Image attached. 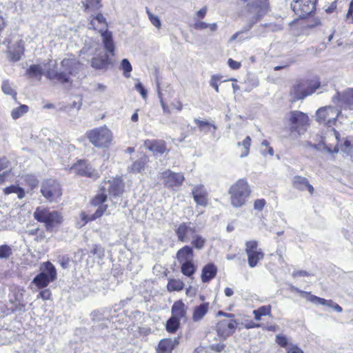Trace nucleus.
Masks as SVG:
<instances>
[{
    "instance_id": "f257e3e1",
    "label": "nucleus",
    "mask_w": 353,
    "mask_h": 353,
    "mask_svg": "<svg viewBox=\"0 0 353 353\" xmlns=\"http://www.w3.org/2000/svg\"><path fill=\"white\" fill-rule=\"evenodd\" d=\"M339 113V110L333 106L322 107L316 112V121L328 127L325 135L322 137V143L329 152H332V148L334 152L339 151L338 144L340 134L331 127L336 122Z\"/></svg>"
},
{
    "instance_id": "f03ea898",
    "label": "nucleus",
    "mask_w": 353,
    "mask_h": 353,
    "mask_svg": "<svg viewBox=\"0 0 353 353\" xmlns=\"http://www.w3.org/2000/svg\"><path fill=\"white\" fill-rule=\"evenodd\" d=\"M123 189V184L119 178L103 181L100 188V192L92 201V204L98 207L92 215L93 218H99L106 212L108 204L105 203L108 201V196L112 202L116 204L117 201H114V199H117L122 194Z\"/></svg>"
},
{
    "instance_id": "7ed1b4c3",
    "label": "nucleus",
    "mask_w": 353,
    "mask_h": 353,
    "mask_svg": "<svg viewBox=\"0 0 353 353\" xmlns=\"http://www.w3.org/2000/svg\"><path fill=\"white\" fill-rule=\"evenodd\" d=\"M61 68H49L46 77L52 81L56 80L60 83H71V77H76L79 72L81 63L75 58H64L60 63ZM56 67V65H54Z\"/></svg>"
},
{
    "instance_id": "20e7f679",
    "label": "nucleus",
    "mask_w": 353,
    "mask_h": 353,
    "mask_svg": "<svg viewBox=\"0 0 353 353\" xmlns=\"http://www.w3.org/2000/svg\"><path fill=\"white\" fill-rule=\"evenodd\" d=\"M230 195V202L233 207L243 206L251 194V190L245 179H240L232 185L228 191Z\"/></svg>"
},
{
    "instance_id": "39448f33",
    "label": "nucleus",
    "mask_w": 353,
    "mask_h": 353,
    "mask_svg": "<svg viewBox=\"0 0 353 353\" xmlns=\"http://www.w3.org/2000/svg\"><path fill=\"white\" fill-rule=\"evenodd\" d=\"M85 135L89 141L99 148L108 147L112 139V132L105 125L90 130Z\"/></svg>"
},
{
    "instance_id": "423d86ee",
    "label": "nucleus",
    "mask_w": 353,
    "mask_h": 353,
    "mask_svg": "<svg viewBox=\"0 0 353 353\" xmlns=\"http://www.w3.org/2000/svg\"><path fill=\"white\" fill-rule=\"evenodd\" d=\"M33 216L37 221L45 223L48 231H52L62 220L61 214L57 211H50L42 207L37 208Z\"/></svg>"
},
{
    "instance_id": "0eeeda50",
    "label": "nucleus",
    "mask_w": 353,
    "mask_h": 353,
    "mask_svg": "<svg viewBox=\"0 0 353 353\" xmlns=\"http://www.w3.org/2000/svg\"><path fill=\"white\" fill-rule=\"evenodd\" d=\"M41 192L49 202H57L62 195V189L57 181L48 179L42 183Z\"/></svg>"
},
{
    "instance_id": "6e6552de",
    "label": "nucleus",
    "mask_w": 353,
    "mask_h": 353,
    "mask_svg": "<svg viewBox=\"0 0 353 353\" xmlns=\"http://www.w3.org/2000/svg\"><path fill=\"white\" fill-rule=\"evenodd\" d=\"M45 270L37 274L32 281L39 288H43L56 279L55 267L50 261L44 263Z\"/></svg>"
},
{
    "instance_id": "1a4fd4ad",
    "label": "nucleus",
    "mask_w": 353,
    "mask_h": 353,
    "mask_svg": "<svg viewBox=\"0 0 353 353\" xmlns=\"http://www.w3.org/2000/svg\"><path fill=\"white\" fill-rule=\"evenodd\" d=\"M316 0H292L291 8L299 17L304 18L315 9Z\"/></svg>"
},
{
    "instance_id": "9d476101",
    "label": "nucleus",
    "mask_w": 353,
    "mask_h": 353,
    "mask_svg": "<svg viewBox=\"0 0 353 353\" xmlns=\"http://www.w3.org/2000/svg\"><path fill=\"white\" fill-rule=\"evenodd\" d=\"M290 290L292 292H296L301 294H304L308 296L307 300L314 304H319L322 305H325L327 307L332 308L336 312H341L343 311L342 307L337 303H334L332 300H327L315 295L310 294V292L303 291L299 290L298 288L290 285Z\"/></svg>"
},
{
    "instance_id": "9b49d317",
    "label": "nucleus",
    "mask_w": 353,
    "mask_h": 353,
    "mask_svg": "<svg viewBox=\"0 0 353 353\" xmlns=\"http://www.w3.org/2000/svg\"><path fill=\"white\" fill-rule=\"evenodd\" d=\"M319 87V84L315 83L305 89V84L303 82H299L293 85L290 96L294 101L301 100L314 93Z\"/></svg>"
},
{
    "instance_id": "f8f14e48",
    "label": "nucleus",
    "mask_w": 353,
    "mask_h": 353,
    "mask_svg": "<svg viewBox=\"0 0 353 353\" xmlns=\"http://www.w3.org/2000/svg\"><path fill=\"white\" fill-rule=\"evenodd\" d=\"M178 241L189 242L193 235L196 233V227L192 222H183L176 226L174 230Z\"/></svg>"
},
{
    "instance_id": "ddd939ff",
    "label": "nucleus",
    "mask_w": 353,
    "mask_h": 353,
    "mask_svg": "<svg viewBox=\"0 0 353 353\" xmlns=\"http://www.w3.org/2000/svg\"><path fill=\"white\" fill-rule=\"evenodd\" d=\"M237 325V321L233 318L223 319L216 325L217 334L221 337L226 339L235 332Z\"/></svg>"
},
{
    "instance_id": "4468645a",
    "label": "nucleus",
    "mask_w": 353,
    "mask_h": 353,
    "mask_svg": "<svg viewBox=\"0 0 353 353\" xmlns=\"http://www.w3.org/2000/svg\"><path fill=\"white\" fill-rule=\"evenodd\" d=\"M161 177L164 185L168 188L181 186L185 179L182 173L174 172L170 170L164 171Z\"/></svg>"
},
{
    "instance_id": "2eb2a0df",
    "label": "nucleus",
    "mask_w": 353,
    "mask_h": 353,
    "mask_svg": "<svg viewBox=\"0 0 353 353\" xmlns=\"http://www.w3.org/2000/svg\"><path fill=\"white\" fill-rule=\"evenodd\" d=\"M289 120L291 125V132H297L299 134H300L299 128L304 127L307 124L308 117L306 114L302 112L294 110L290 113Z\"/></svg>"
},
{
    "instance_id": "dca6fc26",
    "label": "nucleus",
    "mask_w": 353,
    "mask_h": 353,
    "mask_svg": "<svg viewBox=\"0 0 353 353\" xmlns=\"http://www.w3.org/2000/svg\"><path fill=\"white\" fill-rule=\"evenodd\" d=\"M194 201L198 205L205 207L208 203V193L202 184L194 185L191 192Z\"/></svg>"
},
{
    "instance_id": "f3484780",
    "label": "nucleus",
    "mask_w": 353,
    "mask_h": 353,
    "mask_svg": "<svg viewBox=\"0 0 353 353\" xmlns=\"http://www.w3.org/2000/svg\"><path fill=\"white\" fill-rule=\"evenodd\" d=\"M339 101L341 107L344 109L353 110V89L349 88L344 91L341 95L339 92L333 97L332 100Z\"/></svg>"
},
{
    "instance_id": "a211bd4d",
    "label": "nucleus",
    "mask_w": 353,
    "mask_h": 353,
    "mask_svg": "<svg viewBox=\"0 0 353 353\" xmlns=\"http://www.w3.org/2000/svg\"><path fill=\"white\" fill-rule=\"evenodd\" d=\"M71 170L81 176L90 178L98 177V172L91 165L87 164L85 161H80L77 165L71 168Z\"/></svg>"
},
{
    "instance_id": "6ab92c4d",
    "label": "nucleus",
    "mask_w": 353,
    "mask_h": 353,
    "mask_svg": "<svg viewBox=\"0 0 353 353\" xmlns=\"http://www.w3.org/2000/svg\"><path fill=\"white\" fill-rule=\"evenodd\" d=\"M102 38V42L105 51L110 56H114L115 45L112 37V33L108 30H99Z\"/></svg>"
},
{
    "instance_id": "aec40b11",
    "label": "nucleus",
    "mask_w": 353,
    "mask_h": 353,
    "mask_svg": "<svg viewBox=\"0 0 353 353\" xmlns=\"http://www.w3.org/2000/svg\"><path fill=\"white\" fill-rule=\"evenodd\" d=\"M172 316L180 321H187V306L181 301L174 303L171 308Z\"/></svg>"
},
{
    "instance_id": "412c9836",
    "label": "nucleus",
    "mask_w": 353,
    "mask_h": 353,
    "mask_svg": "<svg viewBox=\"0 0 353 353\" xmlns=\"http://www.w3.org/2000/svg\"><path fill=\"white\" fill-rule=\"evenodd\" d=\"M178 344L179 339L176 337L161 339L158 345V353H172Z\"/></svg>"
},
{
    "instance_id": "4be33fe9",
    "label": "nucleus",
    "mask_w": 353,
    "mask_h": 353,
    "mask_svg": "<svg viewBox=\"0 0 353 353\" xmlns=\"http://www.w3.org/2000/svg\"><path fill=\"white\" fill-rule=\"evenodd\" d=\"M293 187L299 190L304 191L307 190L310 194L314 193V189L310 184L307 179L301 176H295L292 179Z\"/></svg>"
},
{
    "instance_id": "5701e85b",
    "label": "nucleus",
    "mask_w": 353,
    "mask_h": 353,
    "mask_svg": "<svg viewBox=\"0 0 353 353\" xmlns=\"http://www.w3.org/2000/svg\"><path fill=\"white\" fill-rule=\"evenodd\" d=\"M145 145L155 155L163 154L166 150L165 142L163 140H147Z\"/></svg>"
},
{
    "instance_id": "b1692460",
    "label": "nucleus",
    "mask_w": 353,
    "mask_h": 353,
    "mask_svg": "<svg viewBox=\"0 0 353 353\" xmlns=\"http://www.w3.org/2000/svg\"><path fill=\"white\" fill-rule=\"evenodd\" d=\"M176 257L179 263L193 261L194 251L192 247L190 245L183 246L177 251Z\"/></svg>"
},
{
    "instance_id": "393cba45",
    "label": "nucleus",
    "mask_w": 353,
    "mask_h": 353,
    "mask_svg": "<svg viewBox=\"0 0 353 353\" xmlns=\"http://www.w3.org/2000/svg\"><path fill=\"white\" fill-rule=\"evenodd\" d=\"M110 64V55L108 54L101 57H95L91 59V66L97 70L106 69Z\"/></svg>"
},
{
    "instance_id": "a878e982",
    "label": "nucleus",
    "mask_w": 353,
    "mask_h": 353,
    "mask_svg": "<svg viewBox=\"0 0 353 353\" xmlns=\"http://www.w3.org/2000/svg\"><path fill=\"white\" fill-rule=\"evenodd\" d=\"M217 272V268L213 263L205 265L201 272V280L203 283H208L215 277Z\"/></svg>"
},
{
    "instance_id": "bb28decb",
    "label": "nucleus",
    "mask_w": 353,
    "mask_h": 353,
    "mask_svg": "<svg viewBox=\"0 0 353 353\" xmlns=\"http://www.w3.org/2000/svg\"><path fill=\"white\" fill-rule=\"evenodd\" d=\"M209 303H203L194 307L192 314V320L194 322L200 321L203 319L209 310Z\"/></svg>"
},
{
    "instance_id": "cd10ccee",
    "label": "nucleus",
    "mask_w": 353,
    "mask_h": 353,
    "mask_svg": "<svg viewBox=\"0 0 353 353\" xmlns=\"http://www.w3.org/2000/svg\"><path fill=\"white\" fill-rule=\"evenodd\" d=\"M148 157L147 156H143L128 168L129 172L132 173H140L145 169V166L148 162Z\"/></svg>"
},
{
    "instance_id": "c85d7f7f",
    "label": "nucleus",
    "mask_w": 353,
    "mask_h": 353,
    "mask_svg": "<svg viewBox=\"0 0 353 353\" xmlns=\"http://www.w3.org/2000/svg\"><path fill=\"white\" fill-rule=\"evenodd\" d=\"M101 0H85L82 1L83 8L86 12L98 11L102 6Z\"/></svg>"
},
{
    "instance_id": "c756f323",
    "label": "nucleus",
    "mask_w": 353,
    "mask_h": 353,
    "mask_svg": "<svg viewBox=\"0 0 353 353\" xmlns=\"http://www.w3.org/2000/svg\"><path fill=\"white\" fill-rule=\"evenodd\" d=\"M9 58L11 61L16 62L21 59L22 54H23V47L18 43L14 48L10 47L9 50Z\"/></svg>"
},
{
    "instance_id": "7c9ffc66",
    "label": "nucleus",
    "mask_w": 353,
    "mask_h": 353,
    "mask_svg": "<svg viewBox=\"0 0 353 353\" xmlns=\"http://www.w3.org/2000/svg\"><path fill=\"white\" fill-rule=\"evenodd\" d=\"M247 255L248 265L250 268H254L256 266L259 261L263 259L264 257V254L261 250L253 252L252 253L248 254Z\"/></svg>"
},
{
    "instance_id": "2f4dec72",
    "label": "nucleus",
    "mask_w": 353,
    "mask_h": 353,
    "mask_svg": "<svg viewBox=\"0 0 353 353\" xmlns=\"http://www.w3.org/2000/svg\"><path fill=\"white\" fill-rule=\"evenodd\" d=\"M181 271L183 274L186 276H192L196 270V266L194 264L193 261L181 263Z\"/></svg>"
},
{
    "instance_id": "473e14b6",
    "label": "nucleus",
    "mask_w": 353,
    "mask_h": 353,
    "mask_svg": "<svg viewBox=\"0 0 353 353\" xmlns=\"http://www.w3.org/2000/svg\"><path fill=\"white\" fill-rule=\"evenodd\" d=\"M190 240L192 245L191 247L199 250L203 249L206 243V239L201 235L197 234L196 233L193 235Z\"/></svg>"
},
{
    "instance_id": "72a5a7b5",
    "label": "nucleus",
    "mask_w": 353,
    "mask_h": 353,
    "mask_svg": "<svg viewBox=\"0 0 353 353\" xmlns=\"http://www.w3.org/2000/svg\"><path fill=\"white\" fill-rule=\"evenodd\" d=\"M92 321L96 323H100L103 321H110L109 316L105 310H95L91 314Z\"/></svg>"
},
{
    "instance_id": "f704fd0d",
    "label": "nucleus",
    "mask_w": 353,
    "mask_h": 353,
    "mask_svg": "<svg viewBox=\"0 0 353 353\" xmlns=\"http://www.w3.org/2000/svg\"><path fill=\"white\" fill-rule=\"evenodd\" d=\"M43 68L39 64H32L26 70V74L30 77H38L40 80L43 74Z\"/></svg>"
},
{
    "instance_id": "c9c22d12",
    "label": "nucleus",
    "mask_w": 353,
    "mask_h": 353,
    "mask_svg": "<svg viewBox=\"0 0 353 353\" xmlns=\"http://www.w3.org/2000/svg\"><path fill=\"white\" fill-rule=\"evenodd\" d=\"M180 320L171 317L167 321L165 328L169 333H175L179 327Z\"/></svg>"
},
{
    "instance_id": "e433bc0d",
    "label": "nucleus",
    "mask_w": 353,
    "mask_h": 353,
    "mask_svg": "<svg viewBox=\"0 0 353 353\" xmlns=\"http://www.w3.org/2000/svg\"><path fill=\"white\" fill-rule=\"evenodd\" d=\"M256 6L257 8H259L258 16L254 17L251 21H255L256 19L258 20L259 16L264 14L268 11V0H256Z\"/></svg>"
},
{
    "instance_id": "4c0bfd02",
    "label": "nucleus",
    "mask_w": 353,
    "mask_h": 353,
    "mask_svg": "<svg viewBox=\"0 0 353 353\" xmlns=\"http://www.w3.org/2000/svg\"><path fill=\"white\" fill-rule=\"evenodd\" d=\"M271 312V307L270 305H264L259 307L253 311L254 319L260 321L262 316L269 315Z\"/></svg>"
},
{
    "instance_id": "58836bf2",
    "label": "nucleus",
    "mask_w": 353,
    "mask_h": 353,
    "mask_svg": "<svg viewBox=\"0 0 353 353\" xmlns=\"http://www.w3.org/2000/svg\"><path fill=\"white\" fill-rule=\"evenodd\" d=\"M29 108L26 105H21L14 108L11 112V116L13 119H17L28 112Z\"/></svg>"
},
{
    "instance_id": "ea45409f",
    "label": "nucleus",
    "mask_w": 353,
    "mask_h": 353,
    "mask_svg": "<svg viewBox=\"0 0 353 353\" xmlns=\"http://www.w3.org/2000/svg\"><path fill=\"white\" fill-rule=\"evenodd\" d=\"M251 145V138L248 136L242 142H238V146H243V150L241 152L240 157L243 158L248 155L250 152V147Z\"/></svg>"
},
{
    "instance_id": "a19ab883",
    "label": "nucleus",
    "mask_w": 353,
    "mask_h": 353,
    "mask_svg": "<svg viewBox=\"0 0 353 353\" xmlns=\"http://www.w3.org/2000/svg\"><path fill=\"white\" fill-rule=\"evenodd\" d=\"M167 287L169 291H180L183 290L184 283L180 280L171 279L168 281Z\"/></svg>"
},
{
    "instance_id": "79ce46f5",
    "label": "nucleus",
    "mask_w": 353,
    "mask_h": 353,
    "mask_svg": "<svg viewBox=\"0 0 353 353\" xmlns=\"http://www.w3.org/2000/svg\"><path fill=\"white\" fill-rule=\"evenodd\" d=\"M12 254V248L8 245H0V259H8Z\"/></svg>"
},
{
    "instance_id": "37998d69",
    "label": "nucleus",
    "mask_w": 353,
    "mask_h": 353,
    "mask_svg": "<svg viewBox=\"0 0 353 353\" xmlns=\"http://www.w3.org/2000/svg\"><path fill=\"white\" fill-rule=\"evenodd\" d=\"M121 68L123 70V74L125 77L130 76V72L132 70L130 61L127 59H123L121 63Z\"/></svg>"
},
{
    "instance_id": "c03bdc74",
    "label": "nucleus",
    "mask_w": 353,
    "mask_h": 353,
    "mask_svg": "<svg viewBox=\"0 0 353 353\" xmlns=\"http://www.w3.org/2000/svg\"><path fill=\"white\" fill-rule=\"evenodd\" d=\"M276 342L282 347L285 348V350H288L291 343L288 342L287 337L283 334H277L276 336Z\"/></svg>"
},
{
    "instance_id": "a18cd8bd",
    "label": "nucleus",
    "mask_w": 353,
    "mask_h": 353,
    "mask_svg": "<svg viewBox=\"0 0 353 353\" xmlns=\"http://www.w3.org/2000/svg\"><path fill=\"white\" fill-rule=\"evenodd\" d=\"M258 243L256 241H247L245 243V252L247 254L258 251Z\"/></svg>"
},
{
    "instance_id": "49530a36",
    "label": "nucleus",
    "mask_w": 353,
    "mask_h": 353,
    "mask_svg": "<svg viewBox=\"0 0 353 353\" xmlns=\"http://www.w3.org/2000/svg\"><path fill=\"white\" fill-rule=\"evenodd\" d=\"M1 88H2V91L6 94H9L14 97L17 95V92L12 88V87L10 85V83H8V81H3L2 83Z\"/></svg>"
},
{
    "instance_id": "de8ad7c7",
    "label": "nucleus",
    "mask_w": 353,
    "mask_h": 353,
    "mask_svg": "<svg viewBox=\"0 0 353 353\" xmlns=\"http://www.w3.org/2000/svg\"><path fill=\"white\" fill-rule=\"evenodd\" d=\"M245 83L247 84L245 86L244 91L249 92H250L253 88H256L259 85V82L255 79H250L248 78L247 81H245Z\"/></svg>"
},
{
    "instance_id": "09e8293b",
    "label": "nucleus",
    "mask_w": 353,
    "mask_h": 353,
    "mask_svg": "<svg viewBox=\"0 0 353 353\" xmlns=\"http://www.w3.org/2000/svg\"><path fill=\"white\" fill-rule=\"evenodd\" d=\"M194 121L195 123H196L200 130H204L205 128L210 126H212L214 130H216V127L214 125H212L208 121H201L199 120V119H194Z\"/></svg>"
},
{
    "instance_id": "8fccbe9b",
    "label": "nucleus",
    "mask_w": 353,
    "mask_h": 353,
    "mask_svg": "<svg viewBox=\"0 0 353 353\" xmlns=\"http://www.w3.org/2000/svg\"><path fill=\"white\" fill-rule=\"evenodd\" d=\"M257 21V19H256L255 21H250L249 23H248L245 27H243V30L241 31L237 32L234 34H233L231 37V40L236 39L239 35L242 34L243 32H248L253 25Z\"/></svg>"
},
{
    "instance_id": "3c124183",
    "label": "nucleus",
    "mask_w": 353,
    "mask_h": 353,
    "mask_svg": "<svg viewBox=\"0 0 353 353\" xmlns=\"http://www.w3.org/2000/svg\"><path fill=\"white\" fill-rule=\"evenodd\" d=\"M135 90L139 92L143 99H145L148 96V91L141 82L135 85Z\"/></svg>"
},
{
    "instance_id": "603ef678",
    "label": "nucleus",
    "mask_w": 353,
    "mask_h": 353,
    "mask_svg": "<svg viewBox=\"0 0 353 353\" xmlns=\"http://www.w3.org/2000/svg\"><path fill=\"white\" fill-rule=\"evenodd\" d=\"M92 89L94 92H104L106 90V85L100 83H91Z\"/></svg>"
},
{
    "instance_id": "864d4df0",
    "label": "nucleus",
    "mask_w": 353,
    "mask_h": 353,
    "mask_svg": "<svg viewBox=\"0 0 353 353\" xmlns=\"http://www.w3.org/2000/svg\"><path fill=\"white\" fill-rule=\"evenodd\" d=\"M221 77L218 75H212L210 81V85L216 90V92H219L218 81H220Z\"/></svg>"
},
{
    "instance_id": "5fc2aeb1",
    "label": "nucleus",
    "mask_w": 353,
    "mask_h": 353,
    "mask_svg": "<svg viewBox=\"0 0 353 353\" xmlns=\"http://www.w3.org/2000/svg\"><path fill=\"white\" fill-rule=\"evenodd\" d=\"M266 204L264 199H256L254 203V208L258 211H261Z\"/></svg>"
},
{
    "instance_id": "6e6d98bb",
    "label": "nucleus",
    "mask_w": 353,
    "mask_h": 353,
    "mask_svg": "<svg viewBox=\"0 0 353 353\" xmlns=\"http://www.w3.org/2000/svg\"><path fill=\"white\" fill-rule=\"evenodd\" d=\"M286 353H304L303 351L294 343H290Z\"/></svg>"
},
{
    "instance_id": "4d7b16f0",
    "label": "nucleus",
    "mask_w": 353,
    "mask_h": 353,
    "mask_svg": "<svg viewBox=\"0 0 353 353\" xmlns=\"http://www.w3.org/2000/svg\"><path fill=\"white\" fill-rule=\"evenodd\" d=\"M157 87L158 97L160 99V103H161V105L162 107V109H163L164 112H168V108H167L165 103L163 102V100L162 99V94H161V92L160 91V85H159V83L158 81L157 82Z\"/></svg>"
},
{
    "instance_id": "13d9d810",
    "label": "nucleus",
    "mask_w": 353,
    "mask_h": 353,
    "mask_svg": "<svg viewBox=\"0 0 353 353\" xmlns=\"http://www.w3.org/2000/svg\"><path fill=\"white\" fill-rule=\"evenodd\" d=\"M38 297H41L43 300H50L51 297V292L48 289L41 290Z\"/></svg>"
},
{
    "instance_id": "bf43d9fd",
    "label": "nucleus",
    "mask_w": 353,
    "mask_h": 353,
    "mask_svg": "<svg viewBox=\"0 0 353 353\" xmlns=\"http://www.w3.org/2000/svg\"><path fill=\"white\" fill-rule=\"evenodd\" d=\"M91 252L94 255H97L99 257H101L103 255V249L101 246L95 245L93 247Z\"/></svg>"
},
{
    "instance_id": "052dcab7",
    "label": "nucleus",
    "mask_w": 353,
    "mask_h": 353,
    "mask_svg": "<svg viewBox=\"0 0 353 353\" xmlns=\"http://www.w3.org/2000/svg\"><path fill=\"white\" fill-rule=\"evenodd\" d=\"M110 321H101L100 323H96L93 327H94L95 330H103V329H106L108 327V323Z\"/></svg>"
},
{
    "instance_id": "680f3d73",
    "label": "nucleus",
    "mask_w": 353,
    "mask_h": 353,
    "mask_svg": "<svg viewBox=\"0 0 353 353\" xmlns=\"http://www.w3.org/2000/svg\"><path fill=\"white\" fill-rule=\"evenodd\" d=\"M228 63L229 66L233 70H237L241 67V63L236 61L232 59H229Z\"/></svg>"
},
{
    "instance_id": "e2e57ef3",
    "label": "nucleus",
    "mask_w": 353,
    "mask_h": 353,
    "mask_svg": "<svg viewBox=\"0 0 353 353\" xmlns=\"http://www.w3.org/2000/svg\"><path fill=\"white\" fill-rule=\"evenodd\" d=\"M194 28L196 30H204L208 28V23L204 21H196L194 23Z\"/></svg>"
},
{
    "instance_id": "0e129e2a",
    "label": "nucleus",
    "mask_w": 353,
    "mask_h": 353,
    "mask_svg": "<svg viewBox=\"0 0 353 353\" xmlns=\"http://www.w3.org/2000/svg\"><path fill=\"white\" fill-rule=\"evenodd\" d=\"M59 263L63 268H67L69 265V258L66 256H62L59 259Z\"/></svg>"
},
{
    "instance_id": "69168bd1",
    "label": "nucleus",
    "mask_w": 353,
    "mask_h": 353,
    "mask_svg": "<svg viewBox=\"0 0 353 353\" xmlns=\"http://www.w3.org/2000/svg\"><path fill=\"white\" fill-rule=\"evenodd\" d=\"M94 21H97L99 23L103 25L104 26V28L107 26L106 22H105V19L102 14H98L94 17Z\"/></svg>"
},
{
    "instance_id": "338daca9",
    "label": "nucleus",
    "mask_w": 353,
    "mask_h": 353,
    "mask_svg": "<svg viewBox=\"0 0 353 353\" xmlns=\"http://www.w3.org/2000/svg\"><path fill=\"white\" fill-rule=\"evenodd\" d=\"M225 345L223 343L214 344L211 346V349L216 352H221L223 350Z\"/></svg>"
},
{
    "instance_id": "774afa93",
    "label": "nucleus",
    "mask_w": 353,
    "mask_h": 353,
    "mask_svg": "<svg viewBox=\"0 0 353 353\" xmlns=\"http://www.w3.org/2000/svg\"><path fill=\"white\" fill-rule=\"evenodd\" d=\"M151 23L155 26L157 28H160L161 26V23L159 19V18L157 16H155L154 17L152 18L151 20H150Z\"/></svg>"
}]
</instances>
